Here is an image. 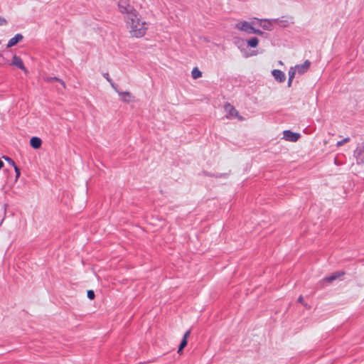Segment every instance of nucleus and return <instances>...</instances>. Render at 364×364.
I'll return each mask as SVG.
<instances>
[{
	"instance_id": "obj_1",
	"label": "nucleus",
	"mask_w": 364,
	"mask_h": 364,
	"mask_svg": "<svg viewBox=\"0 0 364 364\" xmlns=\"http://www.w3.org/2000/svg\"><path fill=\"white\" fill-rule=\"evenodd\" d=\"M125 21L132 36L141 38L146 34L148 28L147 23L146 21L140 19L138 13L136 14L135 17H131L130 18L125 20Z\"/></svg>"
},
{
	"instance_id": "obj_2",
	"label": "nucleus",
	"mask_w": 364,
	"mask_h": 364,
	"mask_svg": "<svg viewBox=\"0 0 364 364\" xmlns=\"http://www.w3.org/2000/svg\"><path fill=\"white\" fill-rule=\"evenodd\" d=\"M119 11L121 14H124V20L135 17L138 13L136 10L132 6L129 0H119L118 2Z\"/></svg>"
},
{
	"instance_id": "obj_3",
	"label": "nucleus",
	"mask_w": 364,
	"mask_h": 364,
	"mask_svg": "<svg viewBox=\"0 0 364 364\" xmlns=\"http://www.w3.org/2000/svg\"><path fill=\"white\" fill-rule=\"evenodd\" d=\"M225 112L228 114L229 117L237 118L240 121L243 120V117L239 114L238 111L230 103L227 102L224 106Z\"/></svg>"
},
{
	"instance_id": "obj_4",
	"label": "nucleus",
	"mask_w": 364,
	"mask_h": 364,
	"mask_svg": "<svg viewBox=\"0 0 364 364\" xmlns=\"http://www.w3.org/2000/svg\"><path fill=\"white\" fill-rule=\"evenodd\" d=\"M9 65L16 67V68L21 69V70H23L26 73L28 72L26 68L25 67V65L23 64L22 59L16 55H14L13 56L12 60H10Z\"/></svg>"
},
{
	"instance_id": "obj_5",
	"label": "nucleus",
	"mask_w": 364,
	"mask_h": 364,
	"mask_svg": "<svg viewBox=\"0 0 364 364\" xmlns=\"http://www.w3.org/2000/svg\"><path fill=\"white\" fill-rule=\"evenodd\" d=\"M300 136V134L292 132L290 130H285L283 132V139L288 141L296 142L299 140Z\"/></svg>"
},
{
	"instance_id": "obj_6",
	"label": "nucleus",
	"mask_w": 364,
	"mask_h": 364,
	"mask_svg": "<svg viewBox=\"0 0 364 364\" xmlns=\"http://www.w3.org/2000/svg\"><path fill=\"white\" fill-rule=\"evenodd\" d=\"M235 28L242 31H245L247 33H252L254 28L249 22L245 21L238 22L235 24Z\"/></svg>"
},
{
	"instance_id": "obj_7",
	"label": "nucleus",
	"mask_w": 364,
	"mask_h": 364,
	"mask_svg": "<svg viewBox=\"0 0 364 364\" xmlns=\"http://www.w3.org/2000/svg\"><path fill=\"white\" fill-rule=\"evenodd\" d=\"M293 20H294V18L291 16H289V17L282 16L281 18L272 19V21L274 22L277 23L282 27H287L289 24L293 23H294Z\"/></svg>"
},
{
	"instance_id": "obj_8",
	"label": "nucleus",
	"mask_w": 364,
	"mask_h": 364,
	"mask_svg": "<svg viewBox=\"0 0 364 364\" xmlns=\"http://www.w3.org/2000/svg\"><path fill=\"white\" fill-rule=\"evenodd\" d=\"M311 65L309 60H306L302 64L296 65L294 68L299 75H302L308 71Z\"/></svg>"
},
{
	"instance_id": "obj_9",
	"label": "nucleus",
	"mask_w": 364,
	"mask_h": 364,
	"mask_svg": "<svg viewBox=\"0 0 364 364\" xmlns=\"http://www.w3.org/2000/svg\"><path fill=\"white\" fill-rule=\"evenodd\" d=\"M272 74L274 76V79L277 80L279 82H283L286 80L285 74L280 70H273Z\"/></svg>"
},
{
	"instance_id": "obj_10",
	"label": "nucleus",
	"mask_w": 364,
	"mask_h": 364,
	"mask_svg": "<svg viewBox=\"0 0 364 364\" xmlns=\"http://www.w3.org/2000/svg\"><path fill=\"white\" fill-rule=\"evenodd\" d=\"M344 274H345L344 272H335L331 275L324 277L323 279L322 282L331 283V282L335 281L336 279H338L341 276L344 275Z\"/></svg>"
},
{
	"instance_id": "obj_11",
	"label": "nucleus",
	"mask_w": 364,
	"mask_h": 364,
	"mask_svg": "<svg viewBox=\"0 0 364 364\" xmlns=\"http://www.w3.org/2000/svg\"><path fill=\"white\" fill-rule=\"evenodd\" d=\"M23 38V36L21 33L16 34L13 38H11L7 44V48H11L16 45L18 42L21 41Z\"/></svg>"
},
{
	"instance_id": "obj_12",
	"label": "nucleus",
	"mask_w": 364,
	"mask_h": 364,
	"mask_svg": "<svg viewBox=\"0 0 364 364\" xmlns=\"http://www.w3.org/2000/svg\"><path fill=\"white\" fill-rule=\"evenodd\" d=\"M260 26L267 31H272L273 29L272 20L260 19Z\"/></svg>"
},
{
	"instance_id": "obj_13",
	"label": "nucleus",
	"mask_w": 364,
	"mask_h": 364,
	"mask_svg": "<svg viewBox=\"0 0 364 364\" xmlns=\"http://www.w3.org/2000/svg\"><path fill=\"white\" fill-rule=\"evenodd\" d=\"M191 334V330H188L183 335L182 341L179 345L178 353H180L181 351L187 346L188 338Z\"/></svg>"
},
{
	"instance_id": "obj_14",
	"label": "nucleus",
	"mask_w": 364,
	"mask_h": 364,
	"mask_svg": "<svg viewBox=\"0 0 364 364\" xmlns=\"http://www.w3.org/2000/svg\"><path fill=\"white\" fill-rule=\"evenodd\" d=\"M43 80L48 83L58 82L63 86V88L66 87L65 82L57 77H44Z\"/></svg>"
},
{
	"instance_id": "obj_15",
	"label": "nucleus",
	"mask_w": 364,
	"mask_h": 364,
	"mask_svg": "<svg viewBox=\"0 0 364 364\" xmlns=\"http://www.w3.org/2000/svg\"><path fill=\"white\" fill-rule=\"evenodd\" d=\"M42 141L39 137L33 136L30 140V145L35 149H38L41 146Z\"/></svg>"
},
{
	"instance_id": "obj_16",
	"label": "nucleus",
	"mask_w": 364,
	"mask_h": 364,
	"mask_svg": "<svg viewBox=\"0 0 364 364\" xmlns=\"http://www.w3.org/2000/svg\"><path fill=\"white\" fill-rule=\"evenodd\" d=\"M117 92L122 97V100L125 102H129L130 100L127 99V97H132V95L129 92H119L117 89L116 90Z\"/></svg>"
},
{
	"instance_id": "obj_17",
	"label": "nucleus",
	"mask_w": 364,
	"mask_h": 364,
	"mask_svg": "<svg viewBox=\"0 0 364 364\" xmlns=\"http://www.w3.org/2000/svg\"><path fill=\"white\" fill-rule=\"evenodd\" d=\"M259 43V39L257 37H252L250 39L247 40V43L248 46L251 48H255L257 46Z\"/></svg>"
},
{
	"instance_id": "obj_18",
	"label": "nucleus",
	"mask_w": 364,
	"mask_h": 364,
	"mask_svg": "<svg viewBox=\"0 0 364 364\" xmlns=\"http://www.w3.org/2000/svg\"><path fill=\"white\" fill-rule=\"evenodd\" d=\"M364 154V144L361 146L357 147V149L354 151V156L358 159L360 156H361Z\"/></svg>"
},
{
	"instance_id": "obj_19",
	"label": "nucleus",
	"mask_w": 364,
	"mask_h": 364,
	"mask_svg": "<svg viewBox=\"0 0 364 364\" xmlns=\"http://www.w3.org/2000/svg\"><path fill=\"white\" fill-rule=\"evenodd\" d=\"M191 74L193 79H198L202 76V72L198 68H194L192 70Z\"/></svg>"
},
{
	"instance_id": "obj_20",
	"label": "nucleus",
	"mask_w": 364,
	"mask_h": 364,
	"mask_svg": "<svg viewBox=\"0 0 364 364\" xmlns=\"http://www.w3.org/2000/svg\"><path fill=\"white\" fill-rule=\"evenodd\" d=\"M10 60H8L3 54L0 53V65H9Z\"/></svg>"
},
{
	"instance_id": "obj_21",
	"label": "nucleus",
	"mask_w": 364,
	"mask_h": 364,
	"mask_svg": "<svg viewBox=\"0 0 364 364\" xmlns=\"http://www.w3.org/2000/svg\"><path fill=\"white\" fill-rule=\"evenodd\" d=\"M103 76H104V77H105V78L108 82H109V83H110V85H112V87L115 90H117V85H115V84L112 82V79H111V78H110V77H109V73H104V74H103Z\"/></svg>"
},
{
	"instance_id": "obj_22",
	"label": "nucleus",
	"mask_w": 364,
	"mask_h": 364,
	"mask_svg": "<svg viewBox=\"0 0 364 364\" xmlns=\"http://www.w3.org/2000/svg\"><path fill=\"white\" fill-rule=\"evenodd\" d=\"M296 70L295 68H292V67L290 68V69L289 70V73H288L289 78H293L294 79V77L295 76V74H296Z\"/></svg>"
},
{
	"instance_id": "obj_23",
	"label": "nucleus",
	"mask_w": 364,
	"mask_h": 364,
	"mask_svg": "<svg viewBox=\"0 0 364 364\" xmlns=\"http://www.w3.org/2000/svg\"><path fill=\"white\" fill-rule=\"evenodd\" d=\"M350 141V138L349 137H346L345 139H343V140L341 141H338L336 144V146H341L342 145H343L344 144Z\"/></svg>"
},
{
	"instance_id": "obj_24",
	"label": "nucleus",
	"mask_w": 364,
	"mask_h": 364,
	"mask_svg": "<svg viewBox=\"0 0 364 364\" xmlns=\"http://www.w3.org/2000/svg\"><path fill=\"white\" fill-rule=\"evenodd\" d=\"M87 297L90 299H95V292L94 291L92 290H88L87 291Z\"/></svg>"
},
{
	"instance_id": "obj_25",
	"label": "nucleus",
	"mask_w": 364,
	"mask_h": 364,
	"mask_svg": "<svg viewBox=\"0 0 364 364\" xmlns=\"http://www.w3.org/2000/svg\"><path fill=\"white\" fill-rule=\"evenodd\" d=\"M7 162H9L11 166H14L16 165L15 162L13 159L9 158V156H4L3 157Z\"/></svg>"
},
{
	"instance_id": "obj_26",
	"label": "nucleus",
	"mask_w": 364,
	"mask_h": 364,
	"mask_svg": "<svg viewBox=\"0 0 364 364\" xmlns=\"http://www.w3.org/2000/svg\"><path fill=\"white\" fill-rule=\"evenodd\" d=\"M252 33H255V34H257V35H259V36H262L264 34V32L262 31L261 30L259 29H257V28H253V30L252 31Z\"/></svg>"
},
{
	"instance_id": "obj_27",
	"label": "nucleus",
	"mask_w": 364,
	"mask_h": 364,
	"mask_svg": "<svg viewBox=\"0 0 364 364\" xmlns=\"http://www.w3.org/2000/svg\"><path fill=\"white\" fill-rule=\"evenodd\" d=\"M298 302L302 304L306 308H309V306H308L307 304L304 303V298L302 296H299V298H298Z\"/></svg>"
},
{
	"instance_id": "obj_28",
	"label": "nucleus",
	"mask_w": 364,
	"mask_h": 364,
	"mask_svg": "<svg viewBox=\"0 0 364 364\" xmlns=\"http://www.w3.org/2000/svg\"><path fill=\"white\" fill-rule=\"evenodd\" d=\"M14 168L16 172V178H18L21 174L20 168L18 166H16V165H15Z\"/></svg>"
},
{
	"instance_id": "obj_29",
	"label": "nucleus",
	"mask_w": 364,
	"mask_h": 364,
	"mask_svg": "<svg viewBox=\"0 0 364 364\" xmlns=\"http://www.w3.org/2000/svg\"><path fill=\"white\" fill-rule=\"evenodd\" d=\"M6 23L7 21L4 18L0 16V26L6 25Z\"/></svg>"
},
{
	"instance_id": "obj_30",
	"label": "nucleus",
	"mask_w": 364,
	"mask_h": 364,
	"mask_svg": "<svg viewBox=\"0 0 364 364\" xmlns=\"http://www.w3.org/2000/svg\"><path fill=\"white\" fill-rule=\"evenodd\" d=\"M292 81H293V78H289L288 79V86L289 87H291Z\"/></svg>"
},
{
	"instance_id": "obj_31",
	"label": "nucleus",
	"mask_w": 364,
	"mask_h": 364,
	"mask_svg": "<svg viewBox=\"0 0 364 364\" xmlns=\"http://www.w3.org/2000/svg\"><path fill=\"white\" fill-rule=\"evenodd\" d=\"M4 162L0 159V169L4 166Z\"/></svg>"
}]
</instances>
